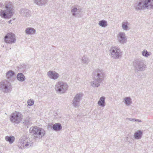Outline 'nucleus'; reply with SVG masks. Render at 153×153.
Returning <instances> with one entry per match:
<instances>
[{
  "label": "nucleus",
  "mask_w": 153,
  "mask_h": 153,
  "mask_svg": "<svg viewBox=\"0 0 153 153\" xmlns=\"http://www.w3.org/2000/svg\"><path fill=\"white\" fill-rule=\"evenodd\" d=\"M0 7H4V10L0 11V15L1 17L4 19L10 18L13 15V6L12 2L6 1L4 4L2 3H0Z\"/></svg>",
  "instance_id": "obj_1"
},
{
  "label": "nucleus",
  "mask_w": 153,
  "mask_h": 153,
  "mask_svg": "<svg viewBox=\"0 0 153 153\" xmlns=\"http://www.w3.org/2000/svg\"><path fill=\"white\" fill-rule=\"evenodd\" d=\"M134 7L137 11L153 8V0H139L135 4Z\"/></svg>",
  "instance_id": "obj_2"
},
{
  "label": "nucleus",
  "mask_w": 153,
  "mask_h": 153,
  "mask_svg": "<svg viewBox=\"0 0 153 153\" xmlns=\"http://www.w3.org/2000/svg\"><path fill=\"white\" fill-rule=\"evenodd\" d=\"M93 81L91 82V86L94 87L99 86L104 79V74L102 71L97 69L93 73Z\"/></svg>",
  "instance_id": "obj_3"
},
{
  "label": "nucleus",
  "mask_w": 153,
  "mask_h": 153,
  "mask_svg": "<svg viewBox=\"0 0 153 153\" xmlns=\"http://www.w3.org/2000/svg\"><path fill=\"white\" fill-rule=\"evenodd\" d=\"M30 132L32 133L33 139L37 140L41 139L45 134L44 130L36 126L32 127L30 129Z\"/></svg>",
  "instance_id": "obj_4"
},
{
  "label": "nucleus",
  "mask_w": 153,
  "mask_h": 153,
  "mask_svg": "<svg viewBox=\"0 0 153 153\" xmlns=\"http://www.w3.org/2000/svg\"><path fill=\"white\" fill-rule=\"evenodd\" d=\"M144 61L141 59H136L133 61L132 65L136 72L144 71L147 68Z\"/></svg>",
  "instance_id": "obj_5"
},
{
  "label": "nucleus",
  "mask_w": 153,
  "mask_h": 153,
  "mask_svg": "<svg viewBox=\"0 0 153 153\" xmlns=\"http://www.w3.org/2000/svg\"><path fill=\"white\" fill-rule=\"evenodd\" d=\"M68 85L66 82L59 81L57 82L55 85V89L58 92L64 93L67 90Z\"/></svg>",
  "instance_id": "obj_6"
},
{
  "label": "nucleus",
  "mask_w": 153,
  "mask_h": 153,
  "mask_svg": "<svg viewBox=\"0 0 153 153\" xmlns=\"http://www.w3.org/2000/svg\"><path fill=\"white\" fill-rule=\"evenodd\" d=\"M10 84L7 80H3L0 82V90L5 93L10 91Z\"/></svg>",
  "instance_id": "obj_7"
},
{
  "label": "nucleus",
  "mask_w": 153,
  "mask_h": 153,
  "mask_svg": "<svg viewBox=\"0 0 153 153\" xmlns=\"http://www.w3.org/2000/svg\"><path fill=\"white\" fill-rule=\"evenodd\" d=\"M10 120L13 123L19 124L22 120L21 114L19 112L16 111L11 115Z\"/></svg>",
  "instance_id": "obj_8"
},
{
  "label": "nucleus",
  "mask_w": 153,
  "mask_h": 153,
  "mask_svg": "<svg viewBox=\"0 0 153 153\" xmlns=\"http://www.w3.org/2000/svg\"><path fill=\"white\" fill-rule=\"evenodd\" d=\"M110 51L111 56L116 59L121 57L122 54L120 50L116 47H112L110 49Z\"/></svg>",
  "instance_id": "obj_9"
},
{
  "label": "nucleus",
  "mask_w": 153,
  "mask_h": 153,
  "mask_svg": "<svg viewBox=\"0 0 153 153\" xmlns=\"http://www.w3.org/2000/svg\"><path fill=\"white\" fill-rule=\"evenodd\" d=\"M16 40L15 35L12 33H8L4 37V41L6 43L9 44H12L15 43Z\"/></svg>",
  "instance_id": "obj_10"
},
{
  "label": "nucleus",
  "mask_w": 153,
  "mask_h": 153,
  "mask_svg": "<svg viewBox=\"0 0 153 153\" xmlns=\"http://www.w3.org/2000/svg\"><path fill=\"white\" fill-rule=\"evenodd\" d=\"M117 39L118 42L121 44L126 43L127 40L125 33L123 32H120L119 33Z\"/></svg>",
  "instance_id": "obj_11"
},
{
  "label": "nucleus",
  "mask_w": 153,
  "mask_h": 153,
  "mask_svg": "<svg viewBox=\"0 0 153 153\" xmlns=\"http://www.w3.org/2000/svg\"><path fill=\"white\" fill-rule=\"evenodd\" d=\"M48 76L51 79L54 80L57 79L59 76V74L55 71H50L48 72Z\"/></svg>",
  "instance_id": "obj_12"
},
{
  "label": "nucleus",
  "mask_w": 153,
  "mask_h": 153,
  "mask_svg": "<svg viewBox=\"0 0 153 153\" xmlns=\"http://www.w3.org/2000/svg\"><path fill=\"white\" fill-rule=\"evenodd\" d=\"M20 14L24 17H28L31 15V12L28 9L25 8H22L20 11Z\"/></svg>",
  "instance_id": "obj_13"
},
{
  "label": "nucleus",
  "mask_w": 153,
  "mask_h": 153,
  "mask_svg": "<svg viewBox=\"0 0 153 153\" xmlns=\"http://www.w3.org/2000/svg\"><path fill=\"white\" fill-rule=\"evenodd\" d=\"M48 0H33V1L39 6H42L47 3Z\"/></svg>",
  "instance_id": "obj_14"
},
{
  "label": "nucleus",
  "mask_w": 153,
  "mask_h": 153,
  "mask_svg": "<svg viewBox=\"0 0 153 153\" xmlns=\"http://www.w3.org/2000/svg\"><path fill=\"white\" fill-rule=\"evenodd\" d=\"M51 128L55 131H58L62 129V127L60 124L57 123L54 124Z\"/></svg>",
  "instance_id": "obj_15"
},
{
  "label": "nucleus",
  "mask_w": 153,
  "mask_h": 153,
  "mask_svg": "<svg viewBox=\"0 0 153 153\" xmlns=\"http://www.w3.org/2000/svg\"><path fill=\"white\" fill-rule=\"evenodd\" d=\"M143 132L140 130H138L134 134V137L135 139H140L142 136Z\"/></svg>",
  "instance_id": "obj_16"
},
{
  "label": "nucleus",
  "mask_w": 153,
  "mask_h": 153,
  "mask_svg": "<svg viewBox=\"0 0 153 153\" xmlns=\"http://www.w3.org/2000/svg\"><path fill=\"white\" fill-rule=\"evenodd\" d=\"M105 97H101L98 102V105L102 107H104L105 105Z\"/></svg>",
  "instance_id": "obj_17"
},
{
  "label": "nucleus",
  "mask_w": 153,
  "mask_h": 153,
  "mask_svg": "<svg viewBox=\"0 0 153 153\" xmlns=\"http://www.w3.org/2000/svg\"><path fill=\"white\" fill-rule=\"evenodd\" d=\"M15 74L14 72L12 70L8 71L6 73V76L7 79L10 80Z\"/></svg>",
  "instance_id": "obj_18"
},
{
  "label": "nucleus",
  "mask_w": 153,
  "mask_h": 153,
  "mask_svg": "<svg viewBox=\"0 0 153 153\" xmlns=\"http://www.w3.org/2000/svg\"><path fill=\"white\" fill-rule=\"evenodd\" d=\"M25 32L28 35L33 34L35 33L36 30L32 27H27L26 29Z\"/></svg>",
  "instance_id": "obj_19"
},
{
  "label": "nucleus",
  "mask_w": 153,
  "mask_h": 153,
  "mask_svg": "<svg viewBox=\"0 0 153 153\" xmlns=\"http://www.w3.org/2000/svg\"><path fill=\"white\" fill-rule=\"evenodd\" d=\"M17 79L20 82H23L25 79V77L24 75L22 73L18 74L17 77Z\"/></svg>",
  "instance_id": "obj_20"
},
{
  "label": "nucleus",
  "mask_w": 153,
  "mask_h": 153,
  "mask_svg": "<svg viewBox=\"0 0 153 153\" xmlns=\"http://www.w3.org/2000/svg\"><path fill=\"white\" fill-rule=\"evenodd\" d=\"M5 140L9 142L10 144H12L14 141L15 137L13 136H7L5 137Z\"/></svg>",
  "instance_id": "obj_21"
},
{
  "label": "nucleus",
  "mask_w": 153,
  "mask_h": 153,
  "mask_svg": "<svg viewBox=\"0 0 153 153\" xmlns=\"http://www.w3.org/2000/svg\"><path fill=\"white\" fill-rule=\"evenodd\" d=\"M124 102L127 105H129L132 103V100L130 97H126L124 98Z\"/></svg>",
  "instance_id": "obj_22"
},
{
  "label": "nucleus",
  "mask_w": 153,
  "mask_h": 153,
  "mask_svg": "<svg viewBox=\"0 0 153 153\" xmlns=\"http://www.w3.org/2000/svg\"><path fill=\"white\" fill-rule=\"evenodd\" d=\"M82 93H79L76 95L74 99L75 100V99L76 100H78L80 102L82 99Z\"/></svg>",
  "instance_id": "obj_23"
},
{
  "label": "nucleus",
  "mask_w": 153,
  "mask_h": 153,
  "mask_svg": "<svg viewBox=\"0 0 153 153\" xmlns=\"http://www.w3.org/2000/svg\"><path fill=\"white\" fill-rule=\"evenodd\" d=\"M142 54L143 56L145 57H148L149 56L151 55L152 53L150 52H148L146 49H144L143 51L142 52Z\"/></svg>",
  "instance_id": "obj_24"
},
{
  "label": "nucleus",
  "mask_w": 153,
  "mask_h": 153,
  "mask_svg": "<svg viewBox=\"0 0 153 153\" xmlns=\"http://www.w3.org/2000/svg\"><path fill=\"white\" fill-rule=\"evenodd\" d=\"M99 25L102 27H105L107 26V21L104 20H102L100 21Z\"/></svg>",
  "instance_id": "obj_25"
},
{
  "label": "nucleus",
  "mask_w": 153,
  "mask_h": 153,
  "mask_svg": "<svg viewBox=\"0 0 153 153\" xmlns=\"http://www.w3.org/2000/svg\"><path fill=\"white\" fill-rule=\"evenodd\" d=\"M80 102L73 99L72 101V104L73 106L75 107H77L80 105Z\"/></svg>",
  "instance_id": "obj_26"
},
{
  "label": "nucleus",
  "mask_w": 153,
  "mask_h": 153,
  "mask_svg": "<svg viewBox=\"0 0 153 153\" xmlns=\"http://www.w3.org/2000/svg\"><path fill=\"white\" fill-rule=\"evenodd\" d=\"M32 143L33 142L31 141H29L27 142L25 141V144L24 145V147L29 148L32 146Z\"/></svg>",
  "instance_id": "obj_27"
},
{
  "label": "nucleus",
  "mask_w": 153,
  "mask_h": 153,
  "mask_svg": "<svg viewBox=\"0 0 153 153\" xmlns=\"http://www.w3.org/2000/svg\"><path fill=\"white\" fill-rule=\"evenodd\" d=\"M82 61L83 64H88L89 62V59L88 58L86 57L85 56H83L82 58Z\"/></svg>",
  "instance_id": "obj_28"
},
{
  "label": "nucleus",
  "mask_w": 153,
  "mask_h": 153,
  "mask_svg": "<svg viewBox=\"0 0 153 153\" xmlns=\"http://www.w3.org/2000/svg\"><path fill=\"white\" fill-rule=\"evenodd\" d=\"M128 22H123L122 23V27L123 29L125 30H128Z\"/></svg>",
  "instance_id": "obj_29"
},
{
  "label": "nucleus",
  "mask_w": 153,
  "mask_h": 153,
  "mask_svg": "<svg viewBox=\"0 0 153 153\" xmlns=\"http://www.w3.org/2000/svg\"><path fill=\"white\" fill-rule=\"evenodd\" d=\"M23 123L27 126L31 125L32 123L29 118H27L23 122Z\"/></svg>",
  "instance_id": "obj_30"
},
{
  "label": "nucleus",
  "mask_w": 153,
  "mask_h": 153,
  "mask_svg": "<svg viewBox=\"0 0 153 153\" xmlns=\"http://www.w3.org/2000/svg\"><path fill=\"white\" fill-rule=\"evenodd\" d=\"M77 10L78 9L76 7H74L71 9V12L72 13V15L73 16H76V13L77 12Z\"/></svg>",
  "instance_id": "obj_31"
},
{
  "label": "nucleus",
  "mask_w": 153,
  "mask_h": 153,
  "mask_svg": "<svg viewBox=\"0 0 153 153\" xmlns=\"http://www.w3.org/2000/svg\"><path fill=\"white\" fill-rule=\"evenodd\" d=\"M25 142V140L24 139H20L19 140L18 144L19 146H20V144H21V146H22V147L24 148Z\"/></svg>",
  "instance_id": "obj_32"
},
{
  "label": "nucleus",
  "mask_w": 153,
  "mask_h": 153,
  "mask_svg": "<svg viewBox=\"0 0 153 153\" xmlns=\"http://www.w3.org/2000/svg\"><path fill=\"white\" fill-rule=\"evenodd\" d=\"M28 105L29 106L32 105L34 103V101L33 100H29L27 101Z\"/></svg>",
  "instance_id": "obj_33"
},
{
  "label": "nucleus",
  "mask_w": 153,
  "mask_h": 153,
  "mask_svg": "<svg viewBox=\"0 0 153 153\" xmlns=\"http://www.w3.org/2000/svg\"><path fill=\"white\" fill-rule=\"evenodd\" d=\"M128 120L131 121H133V122H135V119L134 118H128Z\"/></svg>",
  "instance_id": "obj_34"
},
{
  "label": "nucleus",
  "mask_w": 153,
  "mask_h": 153,
  "mask_svg": "<svg viewBox=\"0 0 153 153\" xmlns=\"http://www.w3.org/2000/svg\"><path fill=\"white\" fill-rule=\"evenodd\" d=\"M21 66L22 67V68L23 69H24V68H25L26 67V65L24 64L21 65Z\"/></svg>",
  "instance_id": "obj_35"
},
{
  "label": "nucleus",
  "mask_w": 153,
  "mask_h": 153,
  "mask_svg": "<svg viewBox=\"0 0 153 153\" xmlns=\"http://www.w3.org/2000/svg\"><path fill=\"white\" fill-rule=\"evenodd\" d=\"M141 121H142L141 120H139L138 119H135V122H141Z\"/></svg>",
  "instance_id": "obj_36"
},
{
  "label": "nucleus",
  "mask_w": 153,
  "mask_h": 153,
  "mask_svg": "<svg viewBox=\"0 0 153 153\" xmlns=\"http://www.w3.org/2000/svg\"><path fill=\"white\" fill-rule=\"evenodd\" d=\"M11 20H10L9 21H8V22L9 23H10L11 22Z\"/></svg>",
  "instance_id": "obj_37"
},
{
  "label": "nucleus",
  "mask_w": 153,
  "mask_h": 153,
  "mask_svg": "<svg viewBox=\"0 0 153 153\" xmlns=\"http://www.w3.org/2000/svg\"><path fill=\"white\" fill-rule=\"evenodd\" d=\"M15 18H14L13 19V20H14L15 19Z\"/></svg>",
  "instance_id": "obj_38"
},
{
  "label": "nucleus",
  "mask_w": 153,
  "mask_h": 153,
  "mask_svg": "<svg viewBox=\"0 0 153 153\" xmlns=\"http://www.w3.org/2000/svg\"><path fill=\"white\" fill-rule=\"evenodd\" d=\"M20 68H22V67H21V66H20Z\"/></svg>",
  "instance_id": "obj_39"
}]
</instances>
